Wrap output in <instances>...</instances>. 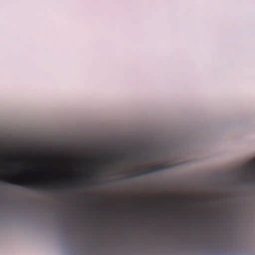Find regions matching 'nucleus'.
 <instances>
[{"label": "nucleus", "instance_id": "1", "mask_svg": "<svg viewBox=\"0 0 255 255\" xmlns=\"http://www.w3.org/2000/svg\"><path fill=\"white\" fill-rule=\"evenodd\" d=\"M0 181L6 183H10L13 185L26 187L34 190L49 191L53 189V188L48 187L47 183L42 184L35 180H25L23 179L18 180L13 179L12 180H9L7 178H3L0 176Z\"/></svg>", "mask_w": 255, "mask_h": 255}, {"label": "nucleus", "instance_id": "2", "mask_svg": "<svg viewBox=\"0 0 255 255\" xmlns=\"http://www.w3.org/2000/svg\"><path fill=\"white\" fill-rule=\"evenodd\" d=\"M241 173L242 175H248V182L255 184V159L250 161L244 167Z\"/></svg>", "mask_w": 255, "mask_h": 255}, {"label": "nucleus", "instance_id": "3", "mask_svg": "<svg viewBox=\"0 0 255 255\" xmlns=\"http://www.w3.org/2000/svg\"><path fill=\"white\" fill-rule=\"evenodd\" d=\"M164 168V167L160 164L146 166L143 168L141 170H135L134 171L135 174L133 175V176H138L139 175L160 171Z\"/></svg>", "mask_w": 255, "mask_h": 255}]
</instances>
